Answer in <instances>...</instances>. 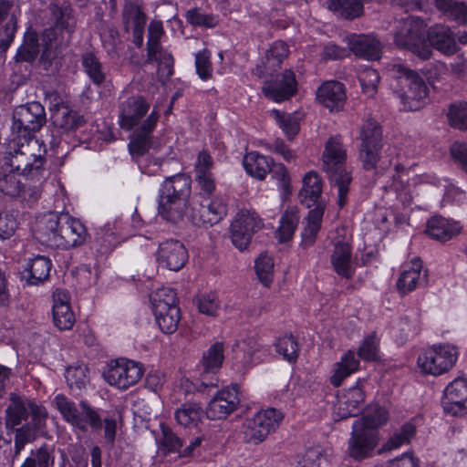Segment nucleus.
Masks as SVG:
<instances>
[{
  "label": "nucleus",
  "instance_id": "nucleus-31",
  "mask_svg": "<svg viewBox=\"0 0 467 467\" xmlns=\"http://www.w3.org/2000/svg\"><path fill=\"white\" fill-rule=\"evenodd\" d=\"M322 193V182L317 172L309 171L303 178V187L299 192L300 202L310 208L317 205Z\"/></svg>",
  "mask_w": 467,
  "mask_h": 467
},
{
  "label": "nucleus",
  "instance_id": "nucleus-32",
  "mask_svg": "<svg viewBox=\"0 0 467 467\" xmlns=\"http://www.w3.org/2000/svg\"><path fill=\"white\" fill-rule=\"evenodd\" d=\"M273 161L271 157L251 151L244 155L243 164L248 174L255 179L264 180L271 171Z\"/></svg>",
  "mask_w": 467,
  "mask_h": 467
},
{
  "label": "nucleus",
  "instance_id": "nucleus-48",
  "mask_svg": "<svg viewBox=\"0 0 467 467\" xmlns=\"http://www.w3.org/2000/svg\"><path fill=\"white\" fill-rule=\"evenodd\" d=\"M148 61H156L159 65V71L166 78L173 74L174 59L171 53L163 49L162 47H157L153 52L147 51Z\"/></svg>",
  "mask_w": 467,
  "mask_h": 467
},
{
  "label": "nucleus",
  "instance_id": "nucleus-2",
  "mask_svg": "<svg viewBox=\"0 0 467 467\" xmlns=\"http://www.w3.org/2000/svg\"><path fill=\"white\" fill-rule=\"evenodd\" d=\"M37 238L50 246L70 249L82 245L87 239V230L78 219L67 213L45 214L36 224Z\"/></svg>",
  "mask_w": 467,
  "mask_h": 467
},
{
  "label": "nucleus",
  "instance_id": "nucleus-18",
  "mask_svg": "<svg viewBox=\"0 0 467 467\" xmlns=\"http://www.w3.org/2000/svg\"><path fill=\"white\" fill-rule=\"evenodd\" d=\"M156 258L161 266L176 272L185 265L189 255L182 242L169 239L160 244Z\"/></svg>",
  "mask_w": 467,
  "mask_h": 467
},
{
  "label": "nucleus",
  "instance_id": "nucleus-52",
  "mask_svg": "<svg viewBox=\"0 0 467 467\" xmlns=\"http://www.w3.org/2000/svg\"><path fill=\"white\" fill-rule=\"evenodd\" d=\"M254 268L259 280L268 286L273 281V258L265 254H260L255 260Z\"/></svg>",
  "mask_w": 467,
  "mask_h": 467
},
{
  "label": "nucleus",
  "instance_id": "nucleus-46",
  "mask_svg": "<svg viewBox=\"0 0 467 467\" xmlns=\"http://www.w3.org/2000/svg\"><path fill=\"white\" fill-rule=\"evenodd\" d=\"M54 462L53 449L43 444L36 451H32L31 455L25 460L20 467H53Z\"/></svg>",
  "mask_w": 467,
  "mask_h": 467
},
{
  "label": "nucleus",
  "instance_id": "nucleus-9",
  "mask_svg": "<svg viewBox=\"0 0 467 467\" xmlns=\"http://www.w3.org/2000/svg\"><path fill=\"white\" fill-rule=\"evenodd\" d=\"M54 402L63 419L72 427L84 432L88 428L93 431L102 428L100 415L87 401L81 400L77 405L65 395L58 394L55 397Z\"/></svg>",
  "mask_w": 467,
  "mask_h": 467
},
{
  "label": "nucleus",
  "instance_id": "nucleus-44",
  "mask_svg": "<svg viewBox=\"0 0 467 467\" xmlns=\"http://www.w3.org/2000/svg\"><path fill=\"white\" fill-rule=\"evenodd\" d=\"M65 378L69 389L78 394L89 383L88 368L83 364L68 367Z\"/></svg>",
  "mask_w": 467,
  "mask_h": 467
},
{
  "label": "nucleus",
  "instance_id": "nucleus-11",
  "mask_svg": "<svg viewBox=\"0 0 467 467\" xmlns=\"http://www.w3.org/2000/svg\"><path fill=\"white\" fill-rule=\"evenodd\" d=\"M42 184L11 170L0 172V192L11 198H18L29 206L40 198Z\"/></svg>",
  "mask_w": 467,
  "mask_h": 467
},
{
  "label": "nucleus",
  "instance_id": "nucleus-54",
  "mask_svg": "<svg viewBox=\"0 0 467 467\" xmlns=\"http://www.w3.org/2000/svg\"><path fill=\"white\" fill-rule=\"evenodd\" d=\"M272 114L287 139L292 140L298 133L299 123L295 116L278 110H274Z\"/></svg>",
  "mask_w": 467,
  "mask_h": 467
},
{
  "label": "nucleus",
  "instance_id": "nucleus-20",
  "mask_svg": "<svg viewBox=\"0 0 467 467\" xmlns=\"http://www.w3.org/2000/svg\"><path fill=\"white\" fill-rule=\"evenodd\" d=\"M296 91V80L292 70H285L273 80L265 81L262 88L264 95L275 101L289 99Z\"/></svg>",
  "mask_w": 467,
  "mask_h": 467
},
{
  "label": "nucleus",
  "instance_id": "nucleus-7",
  "mask_svg": "<svg viewBox=\"0 0 467 467\" xmlns=\"http://www.w3.org/2000/svg\"><path fill=\"white\" fill-rule=\"evenodd\" d=\"M16 140H14V142ZM17 149L14 148L5 157V165L11 171L20 173L22 176L31 178V181L44 182L46 177L45 158L41 154L32 152L30 142L23 140H16L15 143Z\"/></svg>",
  "mask_w": 467,
  "mask_h": 467
},
{
  "label": "nucleus",
  "instance_id": "nucleus-30",
  "mask_svg": "<svg viewBox=\"0 0 467 467\" xmlns=\"http://www.w3.org/2000/svg\"><path fill=\"white\" fill-rule=\"evenodd\" d=\"M324 210L323 205L317 204L308 212L307 217L305 219L306 225L301 233V245L303 248H308L315 244L317 235L321 228Z\"/></svg>",
  "mask_w": 467,
  "mask_h": 467
},
{
  "label": "nucleus",
  "instance_id": "nucleus-64",
  "mask_svg": "<svg viewBox=\"0 0 467 467\" xmlns=\"http://www.w3.org/2000/svg\"><path fill=\"white\" fill-rule=\"evenodd\" d=\"M415 434V426L411 423H406L402 426L400 432L395 433L387 442L388 449L399 448L401 444L408 442Z\"/></svg>",
  "mask_w": 467,
  "mask_h": 467
},
{
  "label": "nucleus",
  "instance_id": "nucleus-12",
  "mask_svg": "<svg viewBox=\"0 0 467 467\" xmlns=\"http://www.w3.org/2000/svg\"><path fill=\"white\" fill-rule=\"evenodd\" d=\"M457 358L456 347L451 344H441L422 350L418 357L417 364L424 373L436 376L450 370Z\"/></svg>",
  "mask_w": 467,
  "mask_h": 467
},
{
  "label": "nucleus",
  "instance_id": "nucleus-15",
  "mask_svg": "<svg viewBox=\"0 0 467 467\" xmlns=\"http://www.w3.org/2000/svg\"><path fill=\"white\" fill-rule=\"evenodd\" d=\"M142 375L143 370L139 363L124 358L110 361L103 372V377L109 385L121 389L136 384Z\"/></svg>",
  "mask_w": 467,
  "mask_h": 467
},
{
  "label": "nucleus",
  "instance_id": "nucleus-35",
  "mask_svg": "<svg viewBox=\"0 0 467 467\" xmlns=\"http://www.w3.org/2000/svg\"><path fill=\"white\" fill-rule=\"evenodd\" d=\"M81 65L89 80L100 87L106 81L105 68L93 52H85L81 56Z\"/></svg>",
  "mask_w": 467,
  "mask_h": 467
},
{
  "label": "nucleus",
  "instance_id": "nucleus-36",
  "mask_svg": "<svg viewBox=\"0 0 467 467\" xmlns=\"http://www.w3.org/2000/svg\"><path fill=\"white\" fill-rule=\"evenodd\" d=\"M364 393L358 386L350 388L344 400H339V416L341 419L348 417H355L358 414L359 406L364 402Z\"/></svg>",
  "mask_w": 467,
  "mask_h": 467
},
{
  "label": "nucleus",
  "instance_id": "nucleus-5",
  "mask_svg": "<svg viewBox=\"0 0 467 467\" xmlns=\"http://www.w3.org/2000/svg\"><path fill=\"white\" fill-rule=\"evenodd\" d=\"M347 154L339 138L331 137L326 142L322 155L323 171L330 184L337 189V205L342 208L348 202L352 182L351 171L346 166Z\"/></svg>",
  "mask_w": 467,
  "mask_h": 467
},
{
  "label": "nucleus",
  "instance_id": "nucleus-45",
  "mask_svg": "<svg viewBox=\"0 0 467 467\" xmlns=\"http://www.w3.org/2000/svg\"><path fill=\"white\" fill-rule=\"evenodd\" d=\"M43 428L37 427L34 424V421H31L15 430L14 458H16L21 453L27 443L33 442L37 438V432Z\"/></svg>",
  "mask_w": 467,
  "mask_h": 467
},
{
  "label": "nucleus",
  "instance_id": "nucleus-51",
  "mask_svg": "<svg viewBox=\"0 0 467 467\" xmlns=\"http://www.w3.org/2000/svg\"><path fill=\"white\" fill-rule=\"evenodd\" d=\"M185 17L187 22L194 26L212 28L218 24L217 16L213 14H206L199 8L188 10Z\"/></svg>",
  "mask_w": 467,
  "mask_h": 467
},
{
  "label": "nucleus",
  "instance_id": "nucleus-8",
  "mask_svg": "<svg viewBox=\"0 0 467 467\" xmlns=\"http://www.w3.org/2000/svg\"><path fill=\"white\" fill-rule=\"evenodd\" d=\"M426 23L420 17L405 18L394 35V44L400 49L408 50L422 60L429 59L432 51L426 43Z\"/></svg>",
  "mask_w": 467,
  "mask_h": 467
},
{
  "label": "nucleus",
  "instance_id": "nucleus-19",
  "mask_svg": "<svg viewBox=\"0 0 467 467\" xmlns=\"http://www.w3.org/2000/svg\"><path fill=\"white\" fill-rule=\"evenodd\" d=\"M238 390L239 385L234 384L218 392L207 406V417L221 420L234 412L240 403Z\"/></svg>",
  "mask_w": 467,
  "mask_h": 467
},
{
  "label": "nucleus",
  "instance_id": "nucleus-14",
  "mask_svg": "<svg viewBox=\"0 0 467 467\" xmlns=\"http://www.w3.org/2000/svg\"><path fill=\"white\" fill-rule=\"evenodd\" d=\"M31 414L32 421L37 427H45L47 416V410L28 400L11 394L10 403L5 410V426L13 429L26 420Z\"/></svg>",
  "mask_w": 467,
  "mask_h": 467
},
{
  "label": "nucleus",
  "instance_id": "nucleus-21",
  "mask_svg": "<svg viewBox=\"0 0 467 467\" xmlns=\"http://www.w3.org/2000/svg\"><path fill=\"white\" fill-rule=\"evenodd\" d=\"M223 352V343L215 342L203 353L201 361L202 368L201 379L202 385L204 388L217 387L218 379L213 377L212 379L209 380L208 378L210 374L215 375L219 371L224 359Z\"/></svg>",
  "mask_w": 467,
  "mask_h": 467
},
{
  "label": "nucleus",
  "instance_id": "nucleus-26",
  "mask_svg": "<svg viewBox=\"0 0 467 467\" xmlns=\"http://www.w3.org/2000/svg\"><path fill=\"white\" fill-rule=\"evenodd\" d=\"M191 178L179 173L166 178L161 188L160 197L188 201L191 195Z\"/></svg>",
  "mask_w": 467,
  "mask_h": 467
},
{
  "label": "nucleus",
  "instance_id": "nucleus-56",
  "mask_svg": "<svg viewBox=\"0 0 467 467\" xmlns=\"http://www.w3.org/2000/svg\"><path fill=\"white\" fill-rule=\"evenodd\" d=\"M182 447V440L179 438L169 427L161 426V438L160 449L164 453L180 452Z\"/></svg>",
  "mask_w": 467,
  "mask_h": 467
},
{
  "label": "nucleus",
  "instance_id": "nucleus-49",
  "mask_svg": "<svg viewBox=\"0 0 467 467\" xmlns=\"http://www.w3.org/2000/svg\"><path fill=\"white\" fill-rule=\"evenodd\" d=\"M275 351L282 355L285 359L294 362L298 357V344L296 338L291 335H284L276 339L275 343Z\"/></svg>",
  "mask_w": 467,
  "mask_h": 467
},
{
  "label": "nucleus",
  "instance_id": "nucleus-33",
  "mask_svg": "<svg viewBox=\"0 0 467 467\" xmlns=\"http://www.w3.org/2000/svg\"><path fill=\"white\" fill-rule=\"evenodd\" d=\"M351 50L365 59L377 60L380 57L381 44L375 36L361 35L351 41Z\"/></svg>",
  "mask_w": 467,
  "mask_h": 467
},
{
  "label": "nucleus",
  "instance_id": "nucleus-63",
  "mask_svg": "<svg viewBox=\"0 0 467 467\" xmlns=\"http://www.w3.org/2000/svg\"><path fill=\"white\" fill-rule=\"evenodd\" d=\"M205 207L211 215V218L207 220L210 222V226L218 223L227 214V205L220 198L213 199Z\"/></svg>",
  "mask_w": 467,
  "mask_h": 467
},
{
  "label": "nucleus",
  "instance_id": "nucleus-55",
  "mask_svg": "<svg viewBox=\"0 0 467 467\" xmlns=\"http://www.w3.org/2000/svg\"><path fill=\"white\" fill-rule=\"evenodd\" d=\"M382 145H360L359 160L366 170H372L377 167L380 160Z\"/></svg>",
  "mask_w": 467,
  "mask_h": 467
},
{
  "label": "nucleus",
  "instance_id": "nucleus-59",
  "mask_svg": "<svg viewBox=\"0 0 467 467\" xmlns=\"http://www.w3.org/2000/svg\"><path fill=\"white\" fill-rule=\"evenodd\" d=\"M210 57L211 53L207 49H203L195 55L196 72L202 80H207L212 78L213 67Z\"/></svg>",
  "mask_w": 467,
  "mask_h": 467
},
{
  "label": "nucleus",
  "instance_id": "nucleus-50",
  "mask_svg": "<svg viewBox=\"0 0 467 467\" xmlns=\"http://www.w3.org/2000/svg\"><path fill=\"white\" fill-rule=\"evenodd\" d=\"M53 322L60 330H69L76 322L75 315L70 306H60L53 307Z\"/></svg>",
  "mask_w": 467,
  "mask_h": 467
},
{
  "label": "nucleus",
  "instance_id": "nucleus-58",
  "mask_svg": "<svg viewBox=\"0 0 467 467\" xmlns=\"http://www.w3.org/2000/svg\"><path fill=\"white\" fill-rule=\"evenodd\" d=\"M379 340L376 334L373 333L367 337L359 347L358 355L360 358L367 361H373L378 358Z\"/></svg>",
  "mask_w": 467,
  "mask_h": 467
},
{
  "label": "nucleus",
  "instance_id": "nucleus-6",
  "mask_svg": "<svg viewBox=\"0 0 467 467\" xmlns=\"http://www.w3.org/2000/svg\"><path fill=\"white\" fill-rule=\"evenodd\" d=\"M47 122L45 108L37 101H32L15 108L12 116L11 133L13 140L31 142L35 134Z\"/></svg>",
  "mask_w": 467,
  "mask_h": 467
},
{
  "label": "nucleus",
  "instance_id": "nucleus-61",
  "mask_svg": "<svg viewBox=\"0 0 467 467\" xmlns=\"http://www.w3.org/2000/svg\"><path fill=\"white\" fill-rule=\"evenodd\" d=\"M18 227L16 216L9 212L0 213V238L9 239Z\"/></svg>",
  "mask_w": 467,
  "mask_h": 467
},
{
  "label": "nucleus",
  "instance_id": "nucleus-60",
  "mask_svg": "<svg viewBox=\"0 0 467 467\" xmlns=\"http://www.w3.org/2000/svg\"><path fill=\"white\" fill-rule=\"evenodd\" d=\"M188 218L197 226H210V222L207 221L211 218L209 210L202 203L191 202Z\"/></svg>",
  "mask_w": 467,
  "mask_h": 467
},
{
  "label": "nucleus",
  "instance_id": "nucleus-13",
  "mask_svg": "<svg viewBox=\"0 0 467 467\" xmlns=\"http://www.w3.org/2000/svg\"><path fill=\"white\" fill-rule=\"evenodd\" d=\"M282 418L281 412L273 408L257 412L244 423V441L252 444L262 442L278 427Z\"/></svg>",
  "mask_w": 467,
  "mask_h": 467
},
{
  "label": "nucleus",
  "instance_id": "nucleus-42",
  "mask_svg": "<svg viewBox=\"0 0 467 467\" xmlns=\"http://www.w3.org/2000/svg\"><path fill=\"white\" fill-rule=\"evenodd\" d=\"M122 20L126 30L130 27L146 25L147 16L141 9L138 0H127L122 10Z\"/></svg>",
  "mask_w": 467,
  "mask_h": 467
},
{
  "label": "nucleus",
  "instance_id": "nucleus-43",
  "mask_svg": "<svg viewBox=\"0 0 467 467\" xmlns=\"http://www.w3.org/2000/svg\"><path fill=\"white\" fill-rule=\"evenodd\" d=\"M327 4L330 11L348 19L359 16L363 11L362 0H327Z\"/></svg>",
  "mask_w": 467,
  "mask_h": 467
},
{
  "label": "nucleus",
  "instance_id": "nucleus-53",
  "mask_svg": "<svg viewBox=\"0 0 467 467\" xmlns=\"http://www.w3.org/2000/svg\"><path fill=\"white\" fill-rule=\"evenodd\" d=\"M447 116L452 127L467 130V102L451 104Z\"/></svg>",
  "mask_w": 467,
  "mask_h": 467
},
{
  "label": "nucleus",
  "instance_id": "nucleus-34",
  "mask_svg": "<svg viewBox=\"0 0 467 467\" xmlns=\"http://www.w3.org/2000/svg\"><path fill=\"white\" fill-rule=\"evenodd\" d=\"M421 261L419 257L411 260V265L404 269L397 282V287L400 293L408 294L420 284L421 280Z\"/></svg>",
  "mask_w": 467,
  "mask_h": 467
},
{
  "label": "nucleus",
  "instance_id": "nucleus-28",
  "mask_svg": "<svg viewBox=\"0 0 467 467\" xmlns=\"http://www.w3.org/2000/svg\"><path fill=\"white\" fill-rule=\"evenodd\" d=\"M461 230L459 223L441 216H433L427 223L426 234L432 239L446 242L458 235Z\"/></svg>",
  "mask_w": 467,
  "mask_h": 467
},
{
  "label": "nucleus",
  "instance_id": "nucleus-3",
  "mask_svg": "<svg viewBox=\"0 0 467 467\" xmlns=\"http://www.w3.org/2000/svg\"><path fill=\"white\" fill-rule=\"evenodd\" d=\"M389 86L407 110H418L428 96V87L419 74L402 63L391 62L385 67Z\"/></svg>",
  "mask_w": 467,
  "mask_h": 467
},
{
  "label": "nucleus",
  "instance_id": "nucleus-4",
  "mask_svg": "<svg viewBox=\"0 0 467 467\" xmlns=\"http://www.w3.org/2000/svg\"><path fill=\"white\" fill-rule=\"evenodd\" d=\"M388 420L385 409L370 407L361 419L357 420L348 440V455L357 461L369 457L378 444L377 429Z\"/></svg>",
  "mask_w": 467,
  "mask_h": 467
},
{
  "label": "nucleus",
  "instance_id": "nucleus-38",
  "mask_svg": "<svg viewBox=\"0 0 467 467\" xmlns=\"http://www.w3.org/2000/svg\"><path fill=\"white\" fill-rule=\"evenodd\" d=\"M434 5L449 19L467 25V3L456 0H435Z\"/></svg>",
  "mask_w": 467,
  "mask_h": 467
},
{
  "label": "nucleus",
  "instance_id": "nucleus-40",
  "mask_svg": "<svg viewBox=\"0 0 467 467\" xmlns=\"http://www.w3.org/2000/svg\"><path fill=\"white\" fill-rule=\"evenodd\" d=\"M203 416V410L199 403L188 402L175 411L177 422L186 428L197 426Z\"/></svg>",
  "mask_w": 467,
  "mask_h": 467
},
{
  "label": "nucleus",
  "instance_id": "nucleus-37",
  "mask_svg": "<svg viewBox=\"0 0 467 467\" xmlns=\"http://www.w3.org/2000/svg\"><path fill=\"white\" fill-rule=\"evenodd\" d=\"M49 10L52 17L55 19L56 27L60 31L67 32L68 36H70L76 27V19L74 18L72 8L67 5H58L51 4Z\"/></svg>",
  "mask_w": 467,
  "mask_h": 467
},
{
  "label": "nucleus",
  "instance_id": "nucleus-47",
  "mask_svg": "<svg viewBox=\"0 0 467 467\" xmlns=\"http://www.w3.org/2000/svg\"><path fill=\"white\" fill-rule=\"evenodd\" d=\"M359 139L360 145H382V129L372 119H368L361 126Z\"/></svg>",
  "mask_w": 467,
  "mask_h": 467
},
{
  "label": "nucleus",
  "instance_id": "nucleus-10",
  "mask_svg": "<svg viewBox=\"0 0 467 467\" xmlns=\"http://www.w3.org/2000/svg\"><path fill=\"white\" fill-rule=\"evenodd\" d=\"M152 312L160 329L165 334H172L178 329L181 311L177 305V296L173 289L162 287L150 296Z\"/></svg>",
  "mask_w": 467,
  "mask_h": 467
},
{
  "label": "nucleus",
  "instance_id": "nucleus-27",
  "mask_svg": "<svg viewBox=\"0 0 467 467\" xmlns=\"http://www.w3.org/2000/svg\"><path fill=\"white\" fill-rule=\"evenodd\" d=\"M430 46L438 51L451 55L456 52L457 46L451 29L444 25H434L427 30Z\"/></svg>",
  "mask_w": 467,
  "mask_h": 467
},
{
  "label": "nucleus",
  "instance_id": "nucleus-17",
  "mask_svg": "<svg viewBox=\"0 0 467 467\" xmlns=\"http://www.w3.org/2000/svg\"><path fill=\"white\" fill-rule=\"evenodd\" d=\"M441 406L446 414L467 415V379H455L445 388Z\"/></svg>",
  "mask_w": 467,
  "mask_h": 467
},
{
  "label": "nucleus",
  "instance_id": "nucleus-29",
  "mask_svg": "<svg viewBox=\"0 0 467 467\" xmlns=\"http://www.w3.org/2000/svg\"><path fill=\"white\" fill-rule=\"evenodd\" d=\"M187 205L188 201L180 198L175 200L160 197L158 214L169 223H178L183 219L184 215L188 216L190 208Z\"/></svg>",
  "mask_w": 467,
  "mask_h": 467
},
{
  "label": "nucleus",
  "instance_id": "nucleus-39",
  "mask_svg": "<svg viewBox=\"0 0 467 467\" xmlns=\"http://www.w3.org/2000/svg\"><path fill=\"white\" fill-rule=\"evenodd\" d=\"M359 359L355 357L354 352L348 351L341 360L336 364L334 374L330 379V382L335 387H339L342 381L358 369Z\"/></svg>",
  "mask_w": 467,
  "mask_h": 467
},
{
  "label": "nucleus",
  "instance_id": "nucleus-22",
  "mask_svg": "<svg viewBox=\"0 0 467 467\" xmlns=\"http://www.w3.org/2000/svg\"><path fill=\"white\" fill-rule=\"evenodd\" d=\"M330 264L335 272L343 278L350 279L354 275L352 250L348 240L337 237L333 241Z\"/></svg>",
  "mask_w": 467,
  "mask_h": 467
},
{
  "label": "nucleus",
  "instance_id": "nucleus-25",
  "mask_svg": "<svg viewBox=\"0 0 467 467\" xmlns=\"http://www.w3.org/2000/svg\"><path fill=\"white\" fill-rule=\"evenodd\" d=\"M51 261L43 255L29 259L21 272V279L29 285H37L45 282L51 269Z\"/></svg>",
  "mask_w": 467,
  "mask_h": 467
},
{
  "label": "nucleus",
  "instance_id": "nucleus-57",
  "mask_svg": "<svg viewBox=\"0 0 467 467\" xmlns=\"http://www.w3.org/2000/svg\"><path fill=\"white\" fill-rule=\"evenodd\" d=\"M362 91L368 97H373L378 89L379 75L377 70L372 68L365 69L358 78Z\"/></svg>",
  "mask_w": 467,
  "mask_h": 467
},
{
  "label": "nucleus",
  "instance_id": "nucleus-1",
  "mask_svg": "<svg viewBox=\"0 0 467 467\" xmlns=\"http://www.w3.org/2000/svg\"><path fill=\"white\" fill-rule=\"evenodd\" d=\"M150 109V103L140 95L127 98L119 102V125L130 130L137 127L130 136L129 150L133 157L143 156L152 144V131L159 119V113L152 110L146 119H140Z\"/></svg>",
  "mask_w": 467,
  "mask_h": 467
},
{
  "label": "nucleus",
  "instance_id": "nucleus-23",
  "mask_svg": "<svg viewBox=\"0 0 467 467\" xmlns=\"http://www.w3.org/2000/svg\"><path fill=\"white\" fill-rule=\"evenodd\" d=\"M51 111L52 123L61 133L75 131L86 123L83 116L64 104L55 105Z\"/></svg>",
  "mask_w": 467,
  "mask_h": 467
},
{
  "label": "nucleus",
  "instance_id": "nucleus-41",
  "mask_svg": "<svg viewBox=\"0 0 467 467\" xmlns=\"http://www.w3.org/2000/svg\"><path fill=\"white\" fill-rule=\"evenodd\" d=\"M300 216L296 207H292L282 214L280 225L276 230V236L280 242H286L292 238L298 225Z\"/></svg>",
  "mask_w": 467,
  "mask_h": 467
},
{
  "label": "nucleus",
  "instance_id": "nucleus-16",
  "mask_svg": "<svg viewBox=\"0 0 467 467\" xmlns=\"http://www.w3.org/2000/svg\"><path fill=\"white\" fill-rule=\"evenodd\" d=\"M262 227L263 223L257 213L250 211H240L230 226L233 244L240 251L246 249L253 235Z\"/></svg>",
  "mask_w": 467,
  "mask_h": 467
},
{
  "label": "nucleus",
  "instance_id": "nucleus-62",
  "mask_svg": "<svg viewBox=\"0 0 467 467\" xmlns=\"http://www.w3.org/2000/svg\"><path fill=\"white\" fill-rule=\"evenodd\" d=\"M164 34L162 23L153 20L148 27L147 51L153 52L157 47H161V38Z\"/></svg>",
  "mask_w": 467,
  "mask_h": 467
},
{
  "label": "nucleus",
  "instance_id": "nucleus-24",
  "mask_svg": "<svg viewBox=\"0 0 467 467\" xmlns=\"http://www.w3.org/2000/svg\"><path fill=\"white\" fill-rule=\"evenodd\" d=\"M344 85L338 81L324 82L317 90V99L331 111L343 108L346 100Z\"/></svg>",
  "mask_w": 467,
  "mask_h": 467
}]
</instances>
